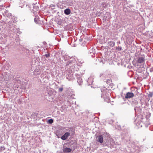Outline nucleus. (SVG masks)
Here are the masks:
<instances>
[{
    "mask_svg": "<svg viewBox=\"0 0 153 153\" xmlns=\"http://www.w3.org/2000/svg\"><path fill=\"white\" fill-rule=\"evenodd\" d=\"M53 122V120L52 119H51L48 120V123L50 124H51Z\"/></svg>",
    "mask_w": 153,
    "mask_h": 153,
    "instance_id": "14",
    "label": "nucleus"
},
{
    "mask_svg": "<svg viewBox=\"0 0 153 153\" xmlns=\"http://www.w3.org/2000/svg\"><path fill=\"white\" fill-rule=\"evenodd\" d=\"M110 143L112 145H114V144H115V141H114V140L113 139H111L110 140Z\"/></svg>",
    "mask_w": 153,
    "mask_h": 153,
    "instance_id": "11",
    "label": "nucleus"
},
{
    "mask_svg": "<svg viewBox=\"0 0 153 153\" xmlns=\"http://www.w3.org/2000/svg\"><path fill=\"white\" fill-rule=\"evenodd\" d=\"M137 62L138 63L141 64V67H143L145 62L144 57L143 56L139 57L137 58Z\"/></svg>",
    "mask_w": 153,
    "mask_h": 153,
    "instance_id": "1",
    "label": "nucleus"
},
{
    "mask_svg": "<svg viewBox=\"0 0 153 153\" xmlns=\"http://www.w3.org/2000/svg\"><path fill=\"white\" fill-rule=\"evenodd\" d=\"M97 141L102 143L103 142V138L102 135H99L97 137Z\"/></svg>",
    "mask_w": 153,
    "mask_h": 153,
    "instance_id": "5",
    "label": "nucleus"
},
{
    "mask_svg": "<svg viewBox=\"0 0 153 153\" xmlns=\"http://www.w3.org/2000/svg\"><path fill=\"white\" fill-rule=\"evenodd\" d=\"M41 73V70L39 68V66L38 65L36 66V69L34 71V74L39 75Z\"/></svg>",
    "mask_w": 153,
    "mask_h": 153,
    "instance_id": "2",
    "label": "nucleus"
},
{
    "mask_svg": "<svg viewBox=\"0 0 153 153\" xmlns=\"http://www.w3.org/2000/svg\"><path fill=\"white\" fill-rule=\"evenodd\" d=\"M81 85V83H79V85Z\"/></svg>",
    "mask_w": 153,
    "mask_h": 153,
    "instance_id": "18",
    "label": "nucleus"
},
{
    "mask_svg": "<svg viewBox=\"0 0 153 153\" xmlns=\"http://www.w3.org/2000/svg\"><path fill=\"white\" fill-rule=\"evenodd\" d=\"M70 133L68 132H66L61 137V138L63 140H65L70 135Z\"/></svg>",
    "mask_w": 153,
    "mask_h": 153,
    "instance_id": "4",
    "label": "nucleus"
},
{
    "mask_svg": "<svg viewBox=\"0 0 153 153\" xmlns=\"http://www.w3.org/2000/svg\"><path fill=\"white\" fill-rule=\"evenodd\" d=\"M148 97L149 98H151L152 97L153 94V93L152 92H149L148 93H147Z\"/></svg>",
    "mask_w": 153,
    "mask_h": 153,
    "instance_id": "10",
    "label": "nucleus"
},
{
    "mask_svg": "<svg viewBox=\"0 0 153 153\" xmlns=\"http://www.w3.org/2000/svg\"><path fill=\"white\" fill-rule=\"evenodd\" d=\"M71 151V149L69 148H65L64 149V151L65 152H69Z\"/></svg>",
    "mask_w": 153,
    "mask_h": 153,
    "instance_id": "8",
    "label": "nucleus"
},
{
    "mask_svg": "<svg viewBox=\"0 0 153 153\" xmlns=\"http://www.w3.org/2000/svg\"><path fill=\"white\" fill-rule=\"evenodd\" d=\"M108 44L110 46L112 47H114L115 45V43L114 42L111 41L109 42Z\"/></svg>",
    "mask_w": 153,
    "mask_h": 153,
    "instance_id": "7",
    "label": "nucleus"
},
{
    "mask_svg": "<svg viewBox=\"0 0 153 153\" xmlns=\"http://www.w3.org/2000/svg\"><path fill=\"white\" fill-rule=\"evenodd\" d=\"M45 56L46 57H48L49 56V54H46Z\"/></svg>",
    "mask_w": 153,
    "mask_h": 153,
    "instance_id": "17",
    "label": "nucleus"
},
{
    "mask_svg": "<svg viewBox=\"0 0 153 153\" xmlns=\"http://www.w3.org/2000/svg\"><path fill=\"white\" fill-rule=\"evenodd\" d=\"M64 13L67 15H69L71 13V11L69 9H66L64 11Z\"/></svg>",
    "mask_w": 153,
    "mask_h": 153,
    "instance_id": "6",
    "label": "nucleus"
},
{
    "mask_svg": "<svg viewBox=\"0 0 153 153\" xmlns=\"http://www.w3.org/2000/svg\"><path fill=\"white\" fill-rule=\"evenodd\" d=\"M118 49L120 50L121 51L122 50V48L121 47H119Z\"/></svg>",
    "mask_w": 153,
    "mask_h": 153,
    "instance_id": "16",
    "label": "nucleus"
},
{
    "mask_svg": "<svg viewBox=\"0 0 153 153\" xmlns=\"http://www.w3.org/2000/svg\"><path fill=\"white\" fill-rule=\"evenodd\" d=\"M63 88H61L59 89V91L61 92L63 91Z\"/></svg>",
    "mask_w": 153,
    "mask_h": 153,
    "instance_id": "15",
    "label": "nucleus"
},
{
    "mask_svg": "<svg viewBox=\"0 0 153 153\" xmlns=\"http://www.w3.org/2000/svg\"><path fill=\"white\" fill-rule=\"evenodd\" d=\"M134 96V94L132 92H128L126 94L125 98L126 99L130 98Z\"/></svg>",
    "mask_w": 153,
    "mask_h": 153,
    "instance_id": "3",
    "label": "nucleus"
},
{
    "mask_svg": "<svg viewBox=\"0 0 153 153\" xmlns=\"http://www.w3.org/2000/svg\"><path fill=\"white\" fill-rule=\"evenodd\" d=\"M66 65V66H69L73 64L72 61L71 60H69L65 63Z\"/></svg>",
    "mask_w": 153,
    "mask_h": 153,
    "instance_id": "9",
    "label": "nucleus"
},
{
    "mask_svg": "<svg viewBox=\"0 0 153 153\" xmlns=\"http://www.w3.org/2000/svg\"><path fill=\"white\" fill-rule=\"evenodd\" d=\"M34 20L36 24H38L39 23V20L37 18H34Z\"/></svg>",
    "mask_w": 153,
    "mask_h": 153,
    "instance_id": "13",
    "label": "nucleus"
},
{
    "mask_svg": "<svg viewBox=\"0 0 153 153\" xmlns=\"http://www.w3.org/2000/svg\"><path fill=\"white\" fill-rule=\"evenodd\" d=\"M5 148L4 146H2L0 147V151L2 152L5 149Z\"/></svg>",
    "mask_w": 153,
    "mask_h": 153,
    "instance_id": "12",
    "label": "nucleus"
}]
</instances>
